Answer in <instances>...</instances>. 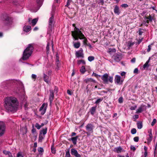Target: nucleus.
<instances>
[{
	"label": "nucleus",
	"mask_w": 157,
	"mask_h": 157,
	"mask_svg": "<svg viewBox=\"0 0 157 157\" xmlns=\"http://www.w3.org/2000/svg\"><path fill=\"white\" fill-rule=\"evenodd\" d=\"M18 105L16 98L7 97L5 101L4 106L8 112L14 113L17 110Z\"/></svg>",
	"instance_id": "obj_1"
},
{
	"label": "nucleus",
	"mask_w": 157,
	"mask_h": 157,
	"mask_svg": "<svg viewBox=\"0 0 157 157\" xmlns=\"http://www.w3.org/2000/svg\"><path fill=\"white\" fill-rule=\"evenodd\" d=\"M33 44H29L28 47L24 51L23 56L22 58L23 60H25L28 59L31 56L33 52Z\"/></svg>",
	"instance_id": "obj_2"
},
{
	"label": "nucleus",
	"mask_w": 157,
	"mask_h": 157,
	"mask_svg": "<svg viewBox=\"0 0 157 157\" xmlns=\"http://www.w3.org/2000/svg\"><path fill=\"white\" fill-rule=\"evenodd\" d=\"M2 23L5 26H10L12 24L11 18L7 15H3L1 18Z\"/></svg>",
	"instance_id": "obj_3"
},
{
	"label": "nucleus",
	"mask_w": 157,
	"mask_h": 157,
	"mask_svg": "<svg viewBox=\"0 0 157 157\" xmlns=\"http://www.w3.org/2000/svg\"><path fill=\"white\" fill-rule=\"evenodd\" d=\"M101 79L104 84H108L109 82L112 83L113 82V77L109 76L107 73H105L102 76Z\"/></svg>",
	"instance_id": "obj_4"
},
{
	"label": "nucleus",
	"mask_w": 157,
	"mask_h": 157,
	"mask_svg": "<svg viewBox=\"0 0 157 157\" xmlns=\"http://www.w3.org/2000/svg\"><path fill=\"white\" fill-rule=\"evenodd\" d=\"M74 31H72L71 33V35L74 40L75 37H78L81 35L83 36L82 33L78 28L75 27L74 28Z\"/></svg>",
	"instance_id": "obj_5"
},
{
	"label": "nucleus",
	"mask_w": 157,
	"mask_h": 157,
	"mask_svg": "<svg viewBox=\"0 0 157 157\" xmlns=\"http://www.w3.org/2000/svg\"><path fill=\"white\" fill-rule=\"evenodd\" d=\"M94 128V125L91 124H88L86 126V128L87 131L86 132L87 136L90 135L91 133L93 132V129Z\"/></svg>",
	"instance_id": "obj_6"
},
{
	"label": "nucleus",
	"mask_w": 157,
	"mask_h": 157,
	"mask_svg": "<svg viewBox=\"0 0 157 157\" xmlns=\"http://www.w3.org/2000/svg\"><path fill=\"white\" fill-rule=\"evenodd\" d=\"M54 19V16L52 15L51 17L49 18V26L48 31L51 32L52 31L53 27V23Z\"/></svg>",
	"instance_id": "obj_7"
},
{
	"label": "nucleus",
	"mask_w": 157,
	"mask_h": 157,
	"mask_svg": "<svg viewBox=\"0 0 157 157\" xmlns=\"http://www.w3.org/2000/svg\"><path fill=\"white\" fill-rule=\"evenodd\" d=\"M83 36L81 35L80 36H79L78 37H75V40H77L78 39H80V40L84 39V40L83 41V43L84 45H86L87 42H88V41L87 39L86 38L84 35L83 34Z\"/></svg>",
	"instance_id": "obj_8"
},
{
	"label": "nucleus",
	"mask_w": 157,
	"mask_h": 157,
	"mask_svg": "<svg viewBox=\"0 0 157 157\" xmlns=\"http://www.w3.org/2000/svg\"><path fill=\"white\" fill-rule=\"evenodd\" d=\"M75 56L76 57H84V54L83 53V50L82 48H80L79 50L76 52Z\"/></svg>",
	"instance_id": "obj_9"
},
{
	"label": "nucleus",
	"mask_w": 157,
	"mask_h": 157,
	"mask_svg": "<svg viewBox=\"0 0 157 157\" xmlns=\"http://www.w3.org/2000/svg\"><path fill=\"white\" fill-rule=\"evenodd\" d=\"M5 125L2 122H0V136H2L5 133Z\"/></svg>",
	"instance_id": "obj_10"
},
{
	"label": "nucleus",
	"mask_w": 157,
	"mask_h": 157,
	"mask_svg": "<svg viewBox=\"0 0 157 157\" xmlns=\"http://www.w3.org/2000/svg\"><path fill=\"white\" fill-rule=\"evenodd\" d=\"M71 154L75 157H82L81 155L74 148L71 149Z\"/></svg>",
	"instance_id": "obj_11"
},
{
	"label": "nucleus",
	"mask_w": 157,
	"mask_h": 157,
	"mask_svg": "<svg viewBox=\"0 0 157 157\" xmlns=\"http://www.w3.org/2000/svg\"><path fill=\"white\" fill-rule=\"evenodd\" d=\"M50 93L49 96V100L50 104H51L53 101L54 98V92L52 90H49Z\"/></svg>",
	"instance_id": "obj_12"
},
{
	"label": "nucleus",
	"mask_w": 157,
	"mask_h": 157,
	"mask_svg": "<svg viewBox=\"0 0 157 157\" xmlns=\"http://www.w3.org/2000/svg\"><path fill=\"white\" fill-rule=\"evenodd\" d=\"M122 57L121 55L116 54L113 56V58L115 61L117 62H119L121 59Z\"/></svg>",
	"instance_id": "obj_13"
},
{
	"label": "nucleus",
	"mask_w": 157,
	"mask_h": 157,
	"mask_svg": "<svg viewBox=\"0 0 157 157\" xmlns=\"http://www.w3.org/2000/svg\"><path fill=\"white\" fill-rule=\"evenodd\" d=\"M79 137V136H76L75 137H72L71 138L68 139V140L69 141H72L74 145H75L77 144V140Z\"/></svg>",
	"instance_id": "obj_14"
},
{
	"label": "nucleus",
	"mask_w": 157,
	"mask_h": 157,
	"mask_svg": "<svg viewBox=\"0 0 157 157\" xmlns=\"http://www.w3.org/2000/svg\"><path fill=\"white\" fill-rule=\"evenodd\" d=\"M121 77L120 76L116 75L114 80L115 83H117V84H121V82H122V81H121Z\"/></svg>",
	"instance_id": "obj_15"
},
{
	"label": "nucleus",
	"mask_w": 157,
	"mask_h": 157,
	"mask_svg": "<svg viewBox=\"0 0 157 157\" xmlns=\"http://www.w3.org/2000/svg\"><path fill=\"white\" fill-rule=\"evenodd\" d=\"M43 79L44 81L45 82L49 84L50 82L49 77L44 73L43 74Z\"/></svg>",
	"instance_id": "obj_16"
},
{
	"label": "nucleus",
	"mask_w": 157,
	"mask_h": 157,
	"mask_svg": "<svg viewBox=\"0 0 157 157\" xmlns=\"http://www.w3.org/2000/svg\"><path fill=\"white\" fill-rule=\"evenodd\" d=\"M84 82L86 83H87L90 82H93L95 83L96 81L92 78H87L84 80Z\"/></svg>",
	"instance_id": "obj_17"
},
{
	"label": "nucleus",
	"mask_w": 157,
	"mask_h": 157,
	"mask_svg": "<svg viewBox=\"0 0 157 157\" xmlns=\"http://www.w3.org/2000/svg\"><path fill=\"white\" fill-rule=\"evenodd\" d=\"M97 106H93L90 109V112L92 115H94L96 112Z\"/></svg>",
	"instance_id": "obj_18"
},
{
	"label": "nucleus",
	"mask_w": 157,
	"mask_h": 157,
	"mask_svg": "<svg viewBox=\"0 0 157 157\" xmlns=\"http://www.w3.org/2000/svg\"><path fill=\"white\" fill-rule=\"evenodd\" d=\"M31 27L30 26H25L23 27V30L25 32H28L31 29Z\"/></svg>",
	"instance_id": "obj_19"
},
{
	"label": "nucleus",
	"mask_w": 157,
	"mask_h": 157,
	"mask_svg": "<svg viewBox=\"0 0 157 157\" xmlns=\"http://www.w3.org/2000/svg\"><path fill=\"white\" fill-rule=\"evenodd\" d=\"M154 17H152L150 14L147 16H145L144 17V19H147L150 21V22H152V20H154Z\"/></svg>",
	"instance_id": "obj_20"
},
{
	"label": "nucleus",
	"mask_w": 157,
	"mask_h": 157,
	"mask_svg": "<svg viewBox=\"0 0 157 157\" xmlns=\"http://www.w3.org/2000/svg\"><path fill=\"white\" fill-rule=\"evenodd\" d=\"M114 12L115 14L119 15L120 13V10L119 7L116 6L114 9Z\"/></svg>",
	"instance_id": "obj_21"
},
{
	"label": "nucleus",
	"mask_w": 157,
	"mask_h": 157,
	"mask_svg": "<svg viewBox=\"0 0 157 157\" xmlns=\"http://www.w3.org/2000/svg\"><path fill=\"white\" fill-rule=\"evenodd\" d=\"M122 150V148L121 146H119L115 148L114 149V151L117 153H119L121 152Z\"/></svg>",
	"instance_id": "obj_22"
},
{
	"label": "nucleus",
	"mask_w": 157,
	"mask_h": 157,
	"mask_svg": "<svg viewBox=\"0 0 157 157\" xmlns=\"http://www.w3.org/2000/svg\"><path fill=\"white\" fill-rule=\"evenodd\" d=\"M136 125L138 128L139 129H141L143 127L142 122L141 121H139L136 123Z\"/></svg>",
	"instance_id": "obj_23"
},
{
	"label": "nucleus",
	"mask_w": 157,
	"mask_h": 157,
	"mask_svg": "<svg viewBox=\"0 0 157 157\" xmlns=\"http://www.w3.org/2000/svg\"><path fill=\"white\" fill-rule=\"evenodd\" d=\"M47 127H45V128H43L40 131V134L41 135L43 134L44 135H45L47 133Z\"/></svg>",
	"instance_id": "obj_24"
},
{
	"label": "nucleus",
	"mask_w": 157,
	"mask_h": 157,
	"mask_svg": "<svg viewBox=\"0 0 157 157\" xmlns=\"http://www.w3.org/2000/svg\"><path fill=\"white\" fill-rule=\"evenodd\" d=\"M38 20V19L36 18H34L31 21V23L32 24V25L33 26H35Z\"/></svg>",
	"instance_id": "obj_25"
},
{
	"label": "nucleus",
	"mask_w": 157,
	"mask_h": 157,
	"mask_svg": "<svg viewBox=\"0 0 157 157\" xmlns=\"http://www.w3.org/2000/svg\"><path fill=\"white\" fill-rule=\"evenodd\" d=\"M74 47L75 48H78L80 46V42H77L76 43H75L74 44Z\"/></svg>",
	"instance_id": "obj_26"
},
{
	"label": "nucleus",
	"mask_w": 157,
	"mask_h": 157,
	"mask_svg": "<svg viewBox=\"0 0 157 157\" xmlns=\"http://www.w3.org/2000/svg\"><path fill=\"white\" fill-rule=\"evenodd\" d=\"M51 152L52 154H55L56 153V150L54 147V144H53L51 146Z\"/></svg>",
	"instance_id": "obj_27"
},
{
	"label": "nucleus",
	"mask_w": 157,
	"mask_h": 157,
	"mask_svg": "<svg viewBox=\"0 0 157 157\" xmlns=\"http://www.w3.org/2000/svg\"><path fill=\"white\" fill-rule=\"evenodd\" d=\"M16 157H24L23 153L21 151H19L17 153Z\"/></svg>",
	"instance_id": "obj_28"
},
{
	"label": "nucleus",
	"mask_w": 157,
	"mask_h": 157,
	"mask_svg": "<svg viewBox=\"0 0 157 157\" xmlns=\"http://www.w3.org/2000/svg\"><path fill=\"white\" fill-rule=\"evenodd\" d=\"M86 68L84 66H82L80 69V72L82 74H83L86 72Z\"/></svg>",
	"instance_id": "obj_29"
},
{
	"label": "nucleus",
	"mask_w": 157,
	"mask_h": 157,
	"mask_svg": "<svg viewBox=\"0 0 157 157\" xmlns=\"http://www.w3.org/2000/svg\"><path fill=\"white\" fill-rule=\"evenodd\" d=\"M37 150L38 151V152H39V154L41 155L43 154V153L44 151V150L43 149V148L42 147H38L37 149Z\"/></svg>",
	"instance_id": "obj_30"
},
{
	"label": "nucleus",
	"mask_w": 157,
	"mask_h": 157,
	"mask_svg": "<svg viewBox=\"0 0 157 157\" xmlns=\"http://www.w3.org/2000/svg\"><path fill=\"white\" fill-rule=\"evenodd\" d=\"M10 84L11 82L10 81H7L6 82H3V84L5 85L6 86H10Z\"/></svg>",
	"instance_id": "obj_31"
},
{
	"label": "nucleus",
	"mask_w": 157,
	"mask_h": 157,
	"mask_svg": "<svg viewBox=\"0 0 157 157\" xmlns=\"http://www.w3.org/2000/svg\"><path fill=\"white\" fill-rule=\"evenodd\" d=\"M44 139V137L42 136L41 134H39L38 138V141L39 142H42V140Z\"/></svg>",
	"instance_id": "obj_32"
},
{
	"label": "nucleus",
	"mask_w": 157,
	"mask_h": 157,
	"mask_svg": "<svg viewBox=\"0 0 157 157\" xmlns=\"http://www.w3.org/2000/svg\"><path fill=\"white\" fill-rule=\"evenodd\" d=\"M134 44V42H132L131 41H129L128 42V48H130L133 46Z\"/></svg>",
	"instance_id": "obj_33"
},
{
	"label": "nucleus",
	"mask_w": 157,
	"mask_h": 157,
	"mask_svg": "<svg viewBox=\"0 0 157 157\" xmlns=\"http://www.w3.org/2000/svg\"><path fill=\"white\" fill-rule=\"evenodd\" d=\"M65 157H71L69 149H68L66 152Z\"/></svg>",
	"instance_id": "obj_34"
},
{
	"label": "nucleus",
	"mask_w": 157,
	"mask_h": 157,
	"mask_svg": "<svg viewBox=\"0 0 157 157\" xmlns=\"http://www.w3.org/2000/svg\"><path fill=\"white\" fill-rule=\"evenodd\" d=\"M103 100V98H100L98 99L95 102V104H98L101 101Z\"/></svg>",
	"instance_id": "obj_35"
},
{
	"label": "nucleus",
	"mask_w": 157,
	"mask_h": 157,
	"mask_svg": "<svg viewBox=\"0 0 157 157\" xmlns=\"http://www.w3.org/2000/svg\"><path fill=\"white\" fill-rule=\"evenodd\" d=\"M49 46H50V43L49 42H48L47 44V46L46 47V50L47 51L46 52H47V53H49V48H50Z\"/></svg>",
	"instance_id": "obj_36"
},
{
	"label": "nucleus",
	"mask_w": 157,
	"mask_h": 157,
	"mask_svg": "<svg viewBox=\"0 0 157 157\" xmlns=\"http://www.w3.org/2000/svg\"><path fill=\"white\" fill-rule=\"evenodd\" d=\"M143 111V108L142 107H139L136 111V113H141Z\"/></svg>",
	"instance_id": "obj_37"
},
{
	"label": "nucleus",
	"mask_w": 157,
	"mask_h": 157,
	"mask_svg": "<svg viewBox=\"0 0 157 157\" xmlns=\"http://www.w3.org/2000/svg\"><path fill=\"white\" fill-rule=\"evenodd\" d=\"M88 60L90 62L93 61L94 59V57L93 56H90L88 58Z\"/></svg>",
	"instance_id": "obj_38"
},
{
	"label": "nucleus",
	"mask_w": 157,
	"mask_h": 157,
	"mask_svg": "<svg viewBox=\"0 0 157 157\" xmlns=\"http://www.w3.org/2000/svg\"><path fill=\"white\" fill-rule=\"evenodd\" d=\"M104 0H98V3L103 5L104 3Z\"/></svg>",
	"instance_id": "obj_39"
},
{
	"label": "nucleus",
	"mask_w": 157,
	"mask_h": 157,
	"mask_svg": "<svg viewBox=\"0 0 157 157\" xmlns=\"http://www.w3.org/2000/svg\"><path fill=\"white\" fill-rule=\"evenodd\" d=\"M136 132V129L135 128H133L131 130V133L132 134H134Z\"/></svg>",
	"instance_id": "obj_40"
},
{
	"label": "nucleus",
	"mask_w": 157,
	"mask_h": 157,
	"mask_svg": "<svg viewBox=\"0 0 157 157\" xmlns=\"http://www.w3.org/2000/svg\"><path fill=\"white\" fill-rule=\"evenodd\" d=\"M46 107H45L44 108L41 110V114L42 115H43L45 113L46 110Z\"/></svg>",
	"instance_id": "obj_41"
},
{
	"label": "nucleus",
	"mask_w": 157,
	"mask_h": 157,
	"mask_svg": "<svg viewBox=\"0 0 157 157\" xmlns=\"http://www.w3.org/2000/svg\"><path fill=\"white\" fill-rule=\"evenodd\" d=\"M133 140L135 142H138L139 140V137L138 136H136L134 138Z\"/></svg>",
	"instance_id": "obj_42"
},
{
	"label": "nucleus",
	"mask_w": 157,
	"mask_h": 157,
	"mask_svg": "<svg viewBox=\"0 0 157 157\" xmlns=\"http://www.w3.org/2000/svg\"><path fill=\"white\" fill-rule=\"evenodd\" d=\"M156 122V119H154L153 120L152 122L151 123V125L152 126H154Z\"/></svg>",
	"instance_id": "obj_43"
},
{
	"label": "nucleus",
	"mask_w": 157,
	"mask_h": 157,
	"mask_svg": "<svg viewBox=\"0 0 157 157\" xmlns=\"http://www.w3.org/2000/svg\"><path fill=\"white\" fill-rule=\"evenodd\" d=\"M142 29L141 28H139V30L138 31L139 35L140 36L141 35L143 32L142 31Z\"/></svg>",
	"instance_id": "obj_44"
},
{
	"label": "nucleus",
	"mask_w": 157,
	"mask_h": 157,
	"mask_svg": "<svg viewBox=\"0 0 157 157\" xmlns=\"http://www.w3.org/2000/svg\"><path fill=\"white\" fill-rule=\"evenodd\" d=\"M45 106V104L44 103H43L42 106H41V107L40 108L39 110L41 111L44 108V107Z\"/></svg>",
	"instance_id": "obj_45"
},
{
	"label": "nucleus",
	"mask_w": 157,
	"mask_h": 157,
	"mask_svg": "<svg viewBox=\"0 0 157 157\" xmlns=\"http://www.w3.org/2000/svg\"><path fill=\"white\" fill-rule=\"evenodd\" d=\"M118 102L120 103H121L123 102V98L122 97H121L118 99Z\"/></svg>",
	"instance_id": "obj_46"
},
{
	"label": "nucleus",
	"mask_w": 157,
	"mask_h": 157,
	"mask_svg": "<svg viewBox=\"0 0 157 157\" xmlns=\"http://www.w3.org/2000/svg\"><path fill=\"white\" fill-rule=\"evenodd\" d=\"M35 127L38 129H40L41 128L40 126V125L38 123H36L35 124Z\"/></svg>",
	"instance_id": "obj_47"
},
{
	"label": "nucleus",
	"mask_w": 157,
	"mask_h": 157,
	"mask_svg": "<svg viewBox=\"0 0 157 157\" xmlns=\"http://www.w3.org/2000/svg\"><path fill=\"white\" fill-rule=\"evenodd\" d=\"M143 39V38H142L141 39H139L138 40H137L138 42L136 43L137 44H139L142 41Z\"/></svg>",
	"instance_id": "obj_48"
},
{
	"label": "nucleus",
	"mask_w": 157,
	"mask_h": 157,
	"mask_svg": "<svg viewBox=\"0 0 157 157\" xmlns=\"http://www.w3.org/2000/svg\"><path fill=\"white\" fill-rule=\"evenodd\" d=\"M32 78L34 79V81H35L36 78V75L35 74H32L31 76Z\"/></svg>",
	"instance_id": "obj_49"
},
{
	"label": "nucleus",
	"mask_w": 157,
	"mask_h": 157,
	"mask_svg": "<svg viewBox=\"0 0 157 157\" xmlns=\"http://www.w3.org/2000/svg\"><path fill=\"white\" fill-rule=\"evenodd\" d=\"M157 144H156L155 145V150H154V157H155V156L157 154V152L156 151V147H157Z\"/></svg>",
	"instance_id": "obj_50"
},
{
	"label": "nucleus",
	"mask_w": 157,
	"mask_h": 157,
	"mask_svg": "<svg viewBox=\"0 0 157 157\" xmlns=\"http://www.w3.org/2000/svg\"><path fill=\"white\" fill-rule=\"evenodd\" d=\"M121 6L122 7L127 8L128 7V5L126 4H124L121 5Z\"/></svg>",
	"instance_id": "obj_51"
},
{
	"label": "nucleus",
	"mask_w": 157,
	"mask_h": 157,
	"mask_svg": "<svg viewBox=\"0 0 157 157\" xmlns=\"http://www.w3.org/2000/svg\"><path fill=\"white\" fill-rule=\"evenodd\" d=\"M149 66V65H148V64L146 62V63L144 65L143 67L144 69H145L146 67H148Z\"/></svg>",
	"instance_id": "obj_52"
},
{
	"label": "nucleus",
	"mask_w": 157,
	"mask_h": 157,
	"mask_svg": "<svg viewBox=\"0 0 157 157\" xmlns=\"http://www.w3.org/2000/svg\"><path fill=\"white\" fill-rule=\"evenodd\" d=\"M138 69L137 68H136L134 71H133V73H134V74H138Z\"/></svg>",
	"instance_id": "obj_53"
},
{
	"label": "nucleus",
	"mask_w": 157,
	"mask_h": 157,
	"mask_svg": "<svg viewBox=\"0 0 157 157\" xmlns=\"http://www.w3.org/2000/svg\"><path fill=\"white\" fill-rule=\"evenodd\" d=\"M151 45H149L148 46V48L147 50V52H149L151 50Z\"/></svg>",
	"instance_id": "obj_54"
},
{
	"label": "nucleus",
	"mask_w": 157,
	"mask_h": 157,
	"mask_svg": "<svg viewBox=\"0 0 157 157\" xmlns=\"http://www.w3.org/2000/svg\"><path fill=\"white\" fill-rule=\"evenodd\" d=\"M71 1H67V4L65 5V6L68 7V6L70 5Z\"/></svg>",
	"instance_id": "obj_55"
},
{
	"label": "nucleus",
	"mask_w": 157,
	"mask_h": 157,
	"mask_svg": "<svg viewBox=\"0 0 157 157\" xmlns=\"http://www.w3.org/2000/svg\"><path fill=\"white\" fill-rule=\"evenodd\" d=\"M56 59L57 62L59 61V57L58 53L56 54Z\"/></svg>",
	"instance_id": "obj_56"
},
{
	"label": "nucleus",
	"mask_w": 157,
	"mask_h": 157,
	"mask_svg": "<svg viewBox=\"0 0 157 157\" xmlns=\"http://www.w3.org/2000/svg\"><path fill=\"white\" fill-rule=\"evenodd\" d=\"M9 152L10 151H8L4 150V151H3V153L5 155H8V154L9 153Z\"/></svg>",
	"instance_id": "obj_57"
},
{
	"label": "nucleus",
	"mask_w": 157,
	"mask_h": 157,
	"mask_svg": "<svg viewBox=\"0 0 157 157\" xmlns=\"http://www.w3.org/2000/svg\"><path fill=\"white\" fill-rule=\"evenodd\" d=\"M67 93L68 94H69L71 95H72V93L71 92V91L69 90H67Z\"/></svg>",
	"instance_id": "obj_58"
},
{
	"label": "nucleus",
	"mask_w": 157,
	"mask_h": 157,
	"mask_svg": "<svg viewBox=\"0 0 157 157\" xmlns=\"http://www.w3.org/2000/svg\"><path fill=\"white\" fill-rule=\"evenodd\" d=\"M33 128L32 130V132L33 133H35L36 131V129L34 128V126H33Z\"/></svg>",
	"instance_id": "obj_59"
},
{
	"label": "nucleus",
	"mask_w": 157,
	"mask_h": 157,
	"mask_svg": "<svg viewBox=\"0 0 157 157\" xmlns=\"http://www.w3.org/2000/svg\"><path fill=\"white\" fill-rule=\"evenodd\" d=\"M152 137H149L147 139V141H148V142H151L152 140Z\"/></svg>",
	"instance_id": "obj_60"
},
{
	"label": "nucleus",
	"mask_w": 157,
	"mask_h": 157,
	"mask_svg": "<svg viewBox=\"0 0 157 157\" xmlns=\"http://www.w3.org/2000/svg\"><path fill=\"white\" fill-rule=\"evenodd\" d=\"M136 106H132L130 107V109L131 110H135L136 109Z\"/></svg>",
	"instance_id": "obj_61"
},
{
	"label": "nucleus",
	"mask_w": 157,
	"mask_h": 157,
	"mask_svg": "<svg viewBox=\"0 0 157 157\" xmlns=\"http://www.w3.org/2000/svg\"><path fill=\"white\" fill-rule=\"evenodd\" d=\"M130 149L131 150H132L134 151H135L136 150V147L133 146H131Z\"/></svg>",
	"instance_id": "obj_62"
},
{
	"label": "nucleus",
	"mask_w": 157,
	"mask_h": 157,
	"mask_svg": "<svg viewBox=\"0 0 157 157\" xmlns=\"http://www.w3.org/2000/svg\"><path fill=\"white\" fill-rule=\"evenodd\" d=\"M136 61V58H133L131 60V62L132 63H135Z\"/></svg>",
	"instance_id": "obj_63"
},
{
	"label": "nucleus",
	"mask_w": 157,
	"mask_h": 157,
	"mask_svg": "<svg viewBox=\"0 0 157 157\" xmlns=\"http://www.w3.org/2000/svg\"><path fill=\"white\" fill-rule=\"evenodd\" d=\"M8 157H13L12 154L10 152H9V153L8 154Z\"/></svg>",
	"instance_id": "obj_64"
}]
</instances>
